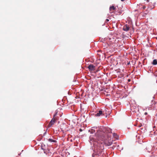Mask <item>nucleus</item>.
<instances>
[{"label":"nucleus","mask_w":157,"mask_h":157,"mask_svg":"<svg viewBox=\"0 0 157 157\" xmlns=\"http://www.w3.org/2000/svg\"><path fill=\"white\" fill-rule=\"evenodd\" d=\"M109 21V19H106V22H108V21Z\"/></svg>","instance_id":"17"},{"label":"nucleus","mask_w":157,"mask_h":157,"mask_svg":"<svg viewBox=\"0 0 157 157\" xmlns=\"http://www.w3.org/2000/svg\"><path fill=\"white\" fill-rule=\"evenodd\" d=\"M144 114L146 115L147 114V112H145V113H144Z\"/></svg>","instance_id":"18"},{"label":"nucleus","mask_w":157,"mask_h":157,"mask_svg":"<svg viewBox=\"0 0 157 157\" xmlns=\"http://www.w3.org/2000/svg\"><path fill=\"white\" fill-rule=\"evenodd\" d=\"M57 114V112L54 115V116L53 117H55V116H56V115Z\"/></svg>","instance_id":"15"},{"label":"nucleus","mask_w":157,"mask_h":157,"mask_svg":"<svg viewBox=\"0 0 157 157\" xmlns=\"http://www.w3.org/2000/svg\"><path fill=\"white\" fill-rule=\"evenodd\" d=\"M89 132L92 134L90 136L89 140L90 144H93L94 145L93 147L94 153L91 157H103L104 145L101 141L106 139L104 133L98 131L94 134L95 131L93 129L89 130Z\"/></svg>","instance_id":"1"},{"label":"nucleus","mask_w":157,"mask_h":157,"mask_svg":"<svg viewBox=\"0 0 157 157\" xmlns=\"http://www.w3.org/2000/svg\"><path fill=\"white\" fill-rule=\"evenodd\" d=\"M121 1H124V0H121Z\"/></svg>","instance_id":"20"},{"label":"nucleus","mask_w":157,"mask_h":157,"mask_svg":"<svg viewBox=\"0 0 157 157\" xmlns=\"http://www.w3.org/2000/svg\"><path fill=\"white\" fill-rule=\"evenodd\" d=\"M146 8V6H143L142 7V8L143 9H144L145 8Z\"/></svg>","instance_id":"16"},{"label":"nucleus","mask_w":157,"mask_h":157,"mask_svg":"<svg viewBox=\"0 0 157 157\" xmlns=\"http://www.w3.org/2000/svg\"><path fill=\"white\" fill-rule=\"evenodd\" d=\"M113 136H114L116 138H117L118 137V136H117V134L115 133H113Z\"/></svg>","instance_id":"13"},{"label":"nucleus","mask_w":157,"mask_h":157,"mask_svg":"<svg viewBox=\"0 0 157 157\" xmlns=\"http://www.w3.org/2000/svg\"><path fill=\"white\" fill-rule=\"evenodd\" d=\"M154 98H155L154 96L153 97V99Z\"/></svg>","instance_id":"21"},{"label":"nucleus","mask_w":157,"mask_h":157,"mask_svg":"<svg viewBox=\"0 0 157 157\" xmlns=\"http://www.w3.org/2000/svg\"><path fill=\"white\" fill-rule=\"evenodd\" d=\"M106 129L108 131L109 133H111L112 132V130L110 128H107Z\"/></svg>","instance_id":"12"},{"label":"nucleus","mask_w":157,"mask_h":157,"mask_svg":"<svg viewBox=\"0 0 157 157\" xmlns=\"http://www.w3.org/2000/svg\"><path fill=\"white\" fill-rule=\"evenodd\" d=\"M44 153L45 154H47V151L46 149H45V150H44Z\"/></svg>","instance_id":"14"},{"label":"nucleus","mask_w":157,"mask_h":157,"mask_svg":"<svg viewBox=\"0 0 157 157\" xmlns=\"http://www.w3.org/2000/svg\"><path fill=\"white\" fill-rule=\"evenodd\" d=\"M45 146V145H41V148L43 150H45V148L44 147Z\"/></svg>","instance_id":"11"},{"label":"nucleus","mask_w":157,"mask_h":157,"mask_svg":"<svg viewBox=\"0 0 157 157\" xmlns=\"http://www.w3.org/2000/svg\"><path fill=\"white\" fill-rule=\"evenodd\" d=\"M55 122V119L54 118H53L52 120H51L50 122V124L51 125H53Z\"/></svg>","instance_id":"6"},{"label":"nucleus","mask_w":157,"mask_h":157,"mask_svg":"<svg viewBox=\"0 0 157 157\" xmlns=\"http://www.w3.org/2000/svg\"><path fill=\"white\" fill-rule=\"evenodd\" d=\"M88 68L90 70L93 71L95 70V67L93 64H90L88 66Z\"/></svg>","instance_id":"3"},{"label":"nucleus","mask_w":157,"mask_h":157,"mask_svg":"<svg viewBox=\"0 0 157 157\" xmlns=\"http://www.w3.org/2000/svg\"><path fill=\"white\" fill-rule=\"evenodd\" d=\"M115 9V7L113 6H110L109 7V10L111 11L112 10H114Z\"/></svg>","instance_id":"9"},{"label":"nucleus","mask_w":157,"mask_h":157,"mask_svg":"<svg viewBox=\"0 0 157 157\" xmlns=\"http://www.w3.org/2000/svg\"><path fill=\"white\" fill-rule=\"evenodd\" d=\"M46 132H45L44 133V135L46 134Z\"/></svg>","instance_id":"19"},{"label":"nucleus","mask_w":157,"mask_h":157,"mask_svg":"<svg viewBox=\"0 0 157 157\" xmlns=\"http://www.w3.org/2000/svg\"><path fill=\"white\" fill-rule=\"evenodd\" d=\"M102 114V111L101 110H99L98 112L95 114L96 116H100Z\"/></svg>","instance_id":"4"},{"label":"nucleus","mask_w":157,"mask_h":157,"mask_svg":"<svg viewBox=\"0 0 157 157\" xmlns=\"http://www.w3.org/2000/svg\"><path fill=\"white\" fill-rule=\"evenodd\" d=\"M147 13L148 12H147L146 13H142V15L143 17H146V15H147Z\"/></svg>","instance_id":"10"},{"label":"nucleus","mask_w":157,"mask_h":157,"mask_svg":"<svg viewBox=\"0 0 157 157\" xmlns=\"http://www.w3.org/2000/svg\"><path fill=\"white\" fill-rule=\"evenodd\" d=\"M48 141L51 142L56 143V140H53L51 139H48Z\"/></svg>","instance_id":"7"},{"label":"nucleus","mask_w":157,"mask_h":157,"mask_svg":"<svg viewBox=\"0 0 157 157\" xmlns=\"http://www.w3.org/2000/svg\"><path fill=\"white\" fill-rule=\"evenodd\" d=\"M152 64L154 65H156L157 64V60L156 59H155L153 60Z\"/></svg>","instance_id":"8"},{"label":"nucleus","mask_w":157,"mask_h":157,"mask_svg":"<svg viewBox=\"0 0 157 157\" xmlns=\"http://www.w3.org/2000/svg\"><path fill=\"white\" fill-rule=\"evenodd\" d=\"M156 3V2H154L153 4V5L152 6H150V5H149L148 6V8L149 9L151 10H152L153 9L154 7H155V5Z\"/></svg>","instance_id":"5"},{"label":"nucleus","mask_w":157,"mask_h":157,"mask_svg":"<svg viewBox=\"0 0 157 157\" xmlns=\"http://www.w3.org/2000/svg\"><path fill=\"white\" fill-rule=\"evenodd\" d=\"M129 29L130 27L129 25H126L124 26L123 30L124 31H127Z\"/></svg>","instance_id":"2"}]
</instances>
